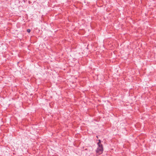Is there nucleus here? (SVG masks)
I'll return each instance as SVG.
<instances>
[{
	"mask_svg": "<svg viewBox=\"0 0 156 156\" xmlns=\"http://www.w3.org/2000/svg\"><path fill=\"white\" fill-rule=\"evenodd\" d=\"M98 142L97 143L98 147L96 150V152L99 154H101L103 151V145L101 143V140H98Z\"/></svg>",
	"mask_w": 156,
	"mask_h": 156,
	"instance_id": "obj_1",
	"label": "nucleus"
},
{
	"mask_svg": "<svg viewBox=\"0 0 156 156\" xmlns=\"http://www.w3.org/2000/svg\"><path fill=\"white\" fill-rule=\"evenodd\" d=\"M97 138H98V136H97Z\"/></svg>",
	"mask_w": 156,
	"mask_h": 156,
	"instance_id": "obj_3",
	"label": "nucleus"
},
{
	"mask_svg": "<svg viewBox=\"0 0 156 156\" xmlns=\"http://www.w3.org/2000/svg\"><path fill=\"white\" fill-rule=\"evenodd\" d=\"M27 31L28 32V33H30V29H27Z\"/></svg>",
	"mask_w": 156,
	"mask_h": 156,
	"instance_id": "obj_2",
	"label": "nucleus"
}]
</instances>
